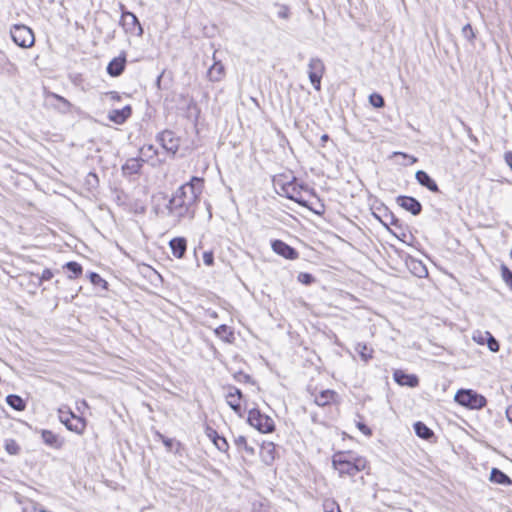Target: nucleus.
I'll use <instances>...</instances> for the list:
<instances>
[{"label":"nucleus","instance_id":"f257e3e1","mask_svg":"<svg viewBox=\"0 0 512 512\" xmlns=\"http://www.w3.org/2000/svg\"><path fill=\"white\" fill-rule=\"evenodd\" d=\"M203 189V179L192 177L191 180L180 186L169 201L168 208L178 217L190 213L191 207L197 202Z\"/></svg>","mask_w":512,"mask_h":512},{"label":"nucleus","instance_id":"f03ea898","mask_svg":"<svg viewBox=\"0 0 512 512\" xmlns=\"http://www.w3.org/2000/svg\"><path fill=\"white\" fill-rule=\"evenodd\" d=\"M332 465L341 477H354L367 467V460L364 457L356 456L351 451L338 452L332 457Z\"/></svg>","mask_w":512,"mask_h":512},{"label":"nucleus","instance_id":"7ed1b4c3","mask_svg":"<svg viewBox=\"0 0 512 512\" xmlns=\"http://www.w3.org/2000/svg\"><path fill=\"white\" fill-rule=\"evenodd\" d=\"M455 401L469 409H482L486 406V398L471 389H460L455 394Z\"/></svg>","mask_w":512,"mask_h":512},{"label":"nucleus","instance_id":"20e7f679","mask_svg":"<svg viewBox=\"0 0 512 512\" xmlns=\"http://www.w3.org/2000/svg\"><path fill=\"white\" fill-rule=\"evenodd\" d=\"M13 42L22 48H29L35 42L33 31L26 25L15 24L10 29Z\"/></svg>","mask_w":512,"mask_h":512},{"label":"nucleus","instance_id":"39448f33","mask_svg":"<svg viewBox=\"0 0 512 512\" xmlns=\"http://www.w3.org/2000/svg\"><path fill=\"white\" fill-rule=\"evenodd\" d=\"M248 423L261 433H270L275 429L274 421L260 410L253 408L248 413Z\"/></svg>","mask_w":512,"mask_h":512},{"label":"nucleus","instance_id":"423d86ee","mask_svg":"<svg viewBox=\"0 0 512 512\" xmlns=\"http://www.w3.org/2000/svg\"><path fill=\"white\" fill-rule=\"evenodd\" d=\"M282 190L288 199L293 200L303 207L308 206L307 201L302 197V192H308L310 189L303 184H298L295 178L292 181L285 183L282 186Z\"/></svg>","mask_w":512,"mask_h":512},{"label":"nucleus","instance_id":"0eeeda50","mask_svg":"<svg viewBox=\"0 0 512 512\" xmlns=\"http://www.w3.org/2000/svg\"><path fill=\"white\" fill-rule=\"evenodd\" d=\"M325 72V65L318 57H312L308 63L309 80L315 90L321 89V79Z\"/></svg>","mask_w":512,"mask_h":512},{"label":"nucleus","instance_id":"6e6552de","mask_svg":"<svg viewBox=\"0 0 512 512\" xmlns=\"http://www.w3.org/2000/svg\"><path fill=\"white\" fill-rule=\"evenodd\" d=\"M59 419L68 430L76 432L78 434H81L86 426L84 419L79 416H76L72 412L60 411Z\"/></svg>","mask_w":512,"mask_h":512},{"label":"nucleus","instance_id":"1a4fd4ad","mask_svg":"<svg viewBox=\"0 0 512 512\" xmlns=\"http://www.w3.org/2000/svg\"><path fill=\"white\" fill-rule=\"evenodd\" d=\"M158 141L161 146L169 153L175 154L178 151L180 145V139L175 136V133L171 130H164L158 135Z\"/></svg>","mask_w":512,"mask_h":512},{"label":"nucleus","instance_id":"9d476101","mask_svg":"<svg viewBox=\"0 0 512 512\" xmlns=\"http://www.w3.org/2000/svg\"><path fill=\"white\" fill-rule=\"evenodd\" d=\"M227 390L228 391L225 396L227 404L236 414L241 416V400L243 398L241 390L235 386H228Z\"/></svg>","mask_w":512,"mask_h":512},{"label":"nucleus","instance_id":"9b49d317","mask_svg":"<svg viewBox=\"0 0 512 512\" xmlns=\"http://www.w3.org/2000/svg\"><path fill=\"white\" fill-rule=\"evenodd\" d=\"M396 202L401 208L409 211L414 216L419 215L422 211L421 203L414 197L400 195L396 198Z\"/></svg>","mask_w":512,"mask_h":512},{"label":"nucleus","instance_id":"f8f14e48","mask_svg":"<svg viewBox=\"0 0 512 512\" xmlns=\"http://www.w3.org/2000/svg\"><path fill=\"white\" fill-rule=\"evenodd\" d=\"M273 251L289 260H295L298 258L299 253L296 249L288 245L282 240H274L271 244Z\"/></svg>","mask_w":512,"mask_h":512},{"label":"nucleus","instance_id":"ddd939ff","mask_svg":"<svg viewBox=\"0 0 512 512\" xmlns=\"http://www.w3.org/2000/svg\"><path fill=\"white\" fill-rule=\"evenodd\" d=\"M394 380L396 383L402 386H408L414 388L418 386L419 380L418 377L414 374H406L402 370H396L393 374Z\"/></svg>","mask_w":512,"mask_h":512},{"label":"nucleus","instance_id":"4468645a","mask_svg":"<svg viewBox=\"0 0 512 512\" xmlns=\"http://www.w3.org/2000/svg\"><path fill=\"white\" fill-rule=\"evenodd\" d=\"M132 114V108L130 105H126L122 109H114L109 112L108 118L115 124H123Z\"/></svg>","mask_w":512,"mask_h":512},{"label":"nucleus","instance_id":"2eb2a0df","mask_svg":"<svg viewBox=\"0 0 512 512\" xmlns=\"http://www.w3.org/2000/svg\"><path fill=\"white\" fill-rule=\"evenodd\" d=\"M49 99H53L55 102L52 103V107L62 114H67L71 112L72 104L64 97L56 94L50 93L48 95Z\"/></svg>","mask_w":512,"mask_h":512},{"label":"nucleus","instance_id":"dca6fc26","mask_svg":"<svg viewBox=\"0 0 512 512\" xmlns=\"http://www.w3.org/2000/svg\"><path fill=\"white\" fill-rule=\"evenodd\" d=\"M415 178L420 185L426 187L429 191L434 193L439 192L437 183L429 176L427 172L418 170L415 174Z\"/></svg>","mask_w":512,"mask_h":512},{"label":"nucleus","instance_id":"f3484780","mask_svg":"<svg viewBox=\"0 0 512 512\" xmlns=\"http://www.w3.org/2000/svg\"><path fill=\"white\" fill-rule=\"evenodd\" d=\"M125 57H117L112 59L107 66V73L112 77L120 76L125 69Z\"/></svg>","mask_w":512,"mask_h":512},{"label":"nucleus","instance_id":"a211bd4d","mask_svg":"<svg viewBox=\"0 0 512 512\" xmlns=\"http://www.w3.org/2000/svg\"><path fill=\"white\" fill-rule=\"evenodd\" d=\"M144 160L140 158H130L122 166L123 175L138 174L142 168Z\"/></svg>","mask_w":512,"mask_h":512},{"label":"nucleus","instance_id":"6ab92c4d","mask_svg":"<svg viewBox=\"0 0 512 512\" xmlns=\"http://www.w3.org/2000/svg\"><path fill=\"white\" fill-rule=\"evenodd\" d=\"M170 248L172 250V254L176 258H182L186 252L187 243L185 238L183 237H176L170 240L169 242Z\"/></svg>","mask_w":512,"mask_h":512},{"label":"nucleus","instance_id":"aec40b11","mask_svg":"<svg viewBox=\"0 0 512 512\" xmlns=\"http://www.w3.org/2000/svg\"><path fill=\"white\" fill-rule=\"evenodd\" d=\"M225 73L224 65L220 61H215L214 64L208 69L207 77L210 81H220Z\"/></svg>","mask_w":512,"mask_h":512},{"label":"nucleus","instance_id":"412c9836","mask_svg":"<svg viewBox=\"0 0 512 512\" xmlns=\"http://www.w3.org/2000/svg\"><path fill=\"white\" fill-rule=\"evenodd\" d=\"M122 20L124 21V24L129 26V29L132 30V27L137 26L138 28V35L141 36L143 34V28L137 18V16L130 12V11H123L122 12Z\"/></svg>","mask_w":512,"mask_h":512},{"label":"nucleus","instance_id":"4be33fe9","mask_svg":"<svg viewBox=\"0 0 512 512\" xmlns=\"http://www.w3.org/2000/svg\"><path fill=\"white\" fill-rule=\"evenodd\" d=\"M41 438L43 442L49 447L58 449L62 446V442L59 440V437L50 430H43L41 433Z\"/></svg>","mask_w":512,"mask_h":512},{"label":"nucleus","instance_id":"5701e85b","mask_svg":"<svg viewBox=\"0 0 512 512\" xmlns=\"http://www.w3.org/2000/svg\"><path fill=\"white\" fill-rule=\"evenodd\" d=\"M336 395V392L333 390H323L318 395L315 396V403L318 406L324 407L326 405H329L334 400Z\"/></svg>","mask_w":512,"mask_h":512},{"label":"nucleus","instance_id":"b1692460","mask_svg":"<svg viewBox=\"0 0 512 512\" xmlns=\"http://www.w3.org/2000/svg\"><path fill=\"white\" fill-rule=\"evenodd\" d=\"M490 480L501 485H510L512 483L510 477L498 468L491 470Z\"/></svg>","mask_w":512,"mask_h":512},{"label":"nucleus","instance_id":"393cba45","mask_svg":"<svg viewBox=\"0 0 512 512\" xmlns=\"http://www.w3.org/2000/svg\"><path fill=\"white\" fill-rule=\"evenodd\" d=\"M214 333L217 337H219L220 339L227 343H231L234 340L233 331L225 324L218 326L214 330Z\"/></svg>","mask_w":512,"mask_h":512},{"label":"nucleus","instance_id":"a878e982","mask_svg":"<svg viewBox=\"0 0 512 512\" xmlns=\"http://www.w3.org/2000/svg\"><path fill=\"white\" fill-rule=\"evenodd\" d=\"M275 446L273 443L263 444L261 447V457L266 464H271L275 459Z\"/></svg>","mask_w":512,"mask_h":512},{"label":"nucleus","instance_id":"bb28decb","mask_svg":"<svg viewBox=\"0 0 512 512\" xmlns=\"http://www.w3.org/2000/svg\"><path fill=\"white\" fill-rule=\"evenodd\" d=\"M6 403L16 411H23L26 408L25 401L16 394H10L6 397Z\"/></svg>","mask_w":512,"mask_h":512},{"label":"nucleus","instance_id":"cd10ccee","mask_svg":"<svg viewBox=\"0 0 512 512\" xmlns=\"http://www.w3.org/2000/svg\"><path fill=\"white\" fill-rule=\"evenodd\" d=\"M414 430L418 437L425 440H429L434 435L433 431L420 421L414 424Z\"/></svg>","mask_w":512,"mask_h":512},{"label":"nucleus","instance_id":"c85d7f7f","mask_svg":"<svg viewBox=\"0 0 512 512\" xmlns=\"http://www.w3.org/2000/svg\"><path fill=\"white\" fill-rule=\"evenodd\" d=\"M64 268L67 269L68 272L70 273L68 275V277L70 279L79 277L82 274V272H83L82 266L79 263L74 262V261L67 262L64 265Z\"/></svg>","mask_w":512,"mask_h":512},{"label":"nucleus","instance_id":"c756f323","mask_svg":"<svg viewBox=\"0 0 512 512\" xmlns=\"http://www.w3.org/2000/svg\"><path fill=\"white\" fill-rule=\"evenodd\" d=\"M356 351L359 353L361 359L368 362L372 358V349H369L366 344H357Z\"/></svg>","mask_w":512,"mask_h":512},{"label":"nucleus","instance_id":"7c9ffc66","mask_svg":"<svg viewBox=\"0 0 512 512\" xmlns=\"http://www.w3.org/2000/svg\"><path fill=\"white\" fill-rule=\"evenodd\" d=\"M214 445L217 447L219 451L226 452L229 448L227 440L220 436L217 432H214Z\"/></svg>","mask_w":512,"mask_h":512},{"label":"nucleus","instance_id":"2f4dec72","mask_svg":"<svg viewBox=\"0 0 512 512\" xmlns=\"http://www.w3.org/2000/svg\"><path fill=\"white\" fill-rule=\"evenodd\" d=\"M234 444L239 450L244 449L249 454H254V449L247 444V440L244 436L240 435L234 439Z\"/></svg>","mask_w":512,"mask_h":512},{"label":"nucleus","instance_id":"473e14b6","mask_svg":"<svg viewBox=\"0 0 512 512\" xmlns=\"http://www.w3.org/2000/svg\"><path fill=\"white\" fill-rule=\"evenodd\" d=\"M88 278L93 285L107 288V282L98 273L90 272Z\"/></svg>","mask_w":512,"mask_h":512},{"label":"nucleus","instance_id":"72a5a7b5","mask_svg":"<svg viewBox=\"0 0 512 512\" xmlns=\"http://www.w3.org/2000/svg\"><path fill=\"white\" fill-rule=\"evenodd\" d=\"M322 506L324 512H341L338 503L334 499H325Z\"/></svg>","mask_w":512,"mask_h":512},{"label":"nucleus","instance_id":"f704fd0d","mask_svg":"<svg viewBox=\"0 0 512 512\" xmlns=\"http://www.w3.org/2000/svg\"><path fill=\"white\" fill-rule=\"evenodd\" d=\"M369 102L375 108H382L385 105L384 98L378 93L371 94L369 96Z\"/></svg>","mask_w":512,"mask_h":512},{"label":"nucleus","instance_id":"c9c22d12","mask_svg":"<svg viewBox=\"0 0 512 512\" xmlns=\"http://www.w3.org/2000/svg\"><path fill=\"white\" fill-rule=\"evenodd\" d=\"M485 337L487 338V344L488 348L492 352H498L499 351V343L498 341L492 336V334L488 331L485 332Z\"/></svg>","mask_w":512,"mask_h":512},{"label":"nucleus","instance_id":"e433bc0d","mask_svg":"<svg viewBox=\"0 0 512 512\" xmlns=\"http://www.w3.org/2000/svg\"><path fill=\"white\" fill-rule=\"evenodd\" d=\"M501 275L504 282L512 289V271L506 266H501Z\"/></svg>","mask_w":512,"mask_h":512},{"label":"nucleus","instance_id":"4c0bfd02","mask_svg":"<svg viewBox=\"0 0 512 512\" xmlns=\"http://www.w3.org/2000/svg\"><path fill=\"white\" fill-rule=\"evenodd\" d=\"M297 279L304 285H311L315 282V277L312 274L306 272L299 273Z\"/></svg>","mask_w":512,"mask_h":512},{"label":"nucleus","instance_id":"58836bf2","mask_svg":"<svg viewBox=\"0 0 512 512\" xmlns=\"http://www.w3.org/2000/svg\"><path fill=\"white\" fill-rule=\"evenodd\" d=\"M462 36L467 39L468 41H472L475 38V33L473 31V28L470 24H466L462 28Z\"/></svg>","mask_w":512,"mask_h":512},{"label":"nucleus","instance_id":"ea45409f","mask_svg":"<svg viewBox=\"0 0 512 512\" xmlns=\"http://www.w3.org/2000/svg\"><path fill=\"white\" fill-rule=\"evenodd\" d=\"M53 276H54V274L50 269H48V268L44 269L42 274L40 276H38L39 285H41L43 281H48V280L52 279Z\"/></svg>","mask_w":512,"mask_h":512},{"label":"nucleus","instance_id":"a19ab883","mask_svg":"<svg viewBox=\"0 0 512 512\" xmlns=\"http://www.w3.org/2000/svg\"><path fill=\"white\" fill-rule=\"evenodd\" d=\"M277 15L279 18L288 19L290 16L289 8L286 5H279Z\"/></svg>","mask_w":512,"mask_h":512},{"label":"nucleus","instance_id":"79ce46f5","mask_svg":"<svg viewBox=\"0 0 512 512\" xmlns=\"http://www.w3.org/2000/svg\"><path fill=\"white\" fill-rule=\"evenodd\" d=\"M203 262L207 266H211L214 263V255L212 251H205L203 253Z\"/></svg>","mask_w":512,"mask_h":512},{"label":"nucleus","instance_id":"37998d69","mask_svg":"<svg viewBox=\"0 0 512 512\" xmlns=\"http://www.w3.org/2000/svg\"><path fill=\"white\" fill-rule=\"evenodd\" d=\"M158 437L161 439L162 443L168 450H172L173 445L175 443L174 439L166 438L164 435L158 433Z\"/></svg>","mask_w":512,"mask_h":512},{"label":"nucleus","instance_id":"c03bdc74","mask_svg":"<svg viewBox=\"0 0 512 512\" xmlns=\"http://www.w3.org/2000/svg\"><path fill=\"white\" fill-rule=\"evenodd\" d=\"M357 427L366 436H370L372 434L371 429L366 424H364L362 422H358Z\"/></svg>","mask_w":512,"mask_h":512},{"label":"nucleus","instance_id":"a18cd8bd","mask_svg":"<svg viewBox=\"0 0 512 512\" xmlns=\"http://www.w3.org/2000/svg\"><path fill=\"white\" fill-rule=\"evenodd\" d=\"M505 161L512 170V152L505 153Z\"/></svg>","mask_w":512,"mask_h":512},{"label":"nucleus","instance_id":"49530a36","mask_svg":"<svg viewBox=\"0 0 512 512\" xmlns=\"http://www.w3.org/2000/svg\"><path fill=\"white\" fill-rule=\"evenodd\" d=\"M473 339L480 344H483L484 340H487V338L485 337V333L484 334L479 333V337L474 336Z\"/></svg>","mask_w":512,"mask_h":512},{"label":"nucleus","instance_id":"de8ad7c7","mask_svg":"<svg viewBox=\"0 0 512 512\" xmlns=\"http://www.w3.org/2000/svg\"><path fill=\"white\" fill-rule=\"evenodd\" d=\"M417 264H418V265L420 266V268H421V271H420L419 273H417V275H418L419 277H421V276H422V273H424V274L426 275V274H427V269H426V268L421 264V262H417Z\"/></svg>","mask_w":512,"mask_h":512},{"label":"nucleus","instance_id":"09e8293b","mask_svg":"<svg viewBox=\"0 0 512 512\" xmlns=\"http://www.w3.org/2000/svg\"><path fill=\"white\" fill-rule=\"evenodd\" d=\"M328 140H329V135L328 134H323L321 136L322 145H324Z\"/></svg>","mask_w":512,"mask_h":512},{"label":"nucleus","instance_id":"8fccbe9b","mask_svg":"<svg viewBox=\"0 0 512 512\" xmlns=\"http://www.w3.org/2000/svg\"><path fill=\"white\" fill-rule=\"evenodd\" d=\"M214 432H216L215 430H211L209 433H208V436L211 438V440L213 441L214 439Z\"/></svg>","mask_w":512,"mask_h":512},{"label":"nucleus","instance_id":"3c124183","mask_svg":"<svg viewBox=\"0 0 512 512\" xmlns=\"http://www.w3.org/2000/svg\"><path fill=\"white\" fill-rule=\"evenodd\" d=\"M6 448H7V451H8L9 453H16V451H15V450H13V447H10L9 445H7V447H6Z\"/></svg>","mask_w":512,"mask_h":512},{"label":"nucleus","instance_id":"603ef678","mask_svg":"<svg viewBox=\"0 0 512 512\" xmlns=\"http://www.w3.org/2000/svg\"><path fill=\"white\" fill-rule=\"evenodd\" d=\"M397 223H398V220L393 218L392 221H391V224L392 225H396Z\"/></svg>","mask_w":512,"mask_h":512},{"label":"nucleus","instance_id":"864d4df0","mask_svg":"<svg viewBox=\"0 0 512 512\" xmlns=\"http://www.w3.org/2000/svg\"><path fill=\"white\" fill-rule=\"evenodd\" d=\"M161 75L157 78V84L159 85L160 84V81H161Z\"/></svg>","mask_w":512,"mask_h":512},{"label":"nucleus","instance_id":"5fc2aeb1","mask_svg":"<svg viewBox=\"0 0 512 512\" xmlns=\"http://www.w3.org/2000/svg\"><path fill=\"white\" fill-rule=\"evenodd\" d=\"M244 377H245L246 381H248L250 379L249 375H245Z\"/></svg>","mask_w":512,"mask_h":512},{"label":"nucleus","instance_id":"6e6d98bb","mask_svg":"<svg viewBox=\"0 0 512 512\" xmlns=\"http://www.w3.org/2000/svg\"><path fill=\"white\" fill-rule=\"evenodd\" d=\"M211 316L216 317L217 316L216 312L211 313Z\"/></svg>","mask_w":512,"mask_h":512},{"label":"nucleus","instance_id":"4d7b16f0","mask_svg":"<svg viewBox=\"0 0 512 512\" xmlns=\"http://www.w3.org/2000/svg\"><path fill=\"white\" fill-rule=\"evenodd\" d=\"M148 149H149V150H152V149H153V146H152V145H149V146H148Z\"/></svg>","mask_w":512,"mask_h":512}]
</instances>
